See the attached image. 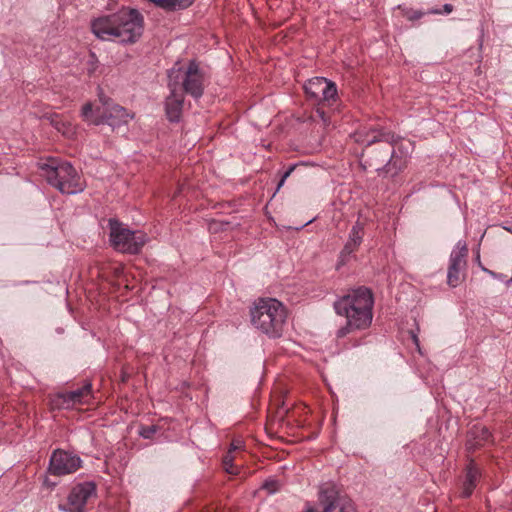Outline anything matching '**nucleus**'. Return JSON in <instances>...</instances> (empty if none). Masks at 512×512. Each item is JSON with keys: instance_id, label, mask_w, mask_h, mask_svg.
Segmentation results:
<instances>
[{"instance_id": "25", "label": "nucleus", "mask_w": 512, "mask_h": 512, "mask_svg": "<svg viewBox=\"0 0 512 512\" xmlns=\"http://www.w3.org/2000/svg\"><path fill=\"white\" fill-rule=\"evenodd\" d=\"M452 11H453V6L451 4H444L443 10L433 9V10H430L429 13H431V14H450Z\"/></svg>"}, {"instance_id": "24", "label": "nucleus", "mask_w": 512, "mask_h": 512, "mask_svg": "<svg viewBox=\"0 0 512 512\" xmlns=\"http://www.w3.org/2000/svg\"><path fill=\"white\" fill-rule=\"evenodd\" d=\"M233 461H234V457L232 456L231 451H229L223 459V465H224L226 472L231 473V474L236 473L234 470V467H233Z\"/></svg>"}, {"instance_id": "28", "label": "nucleus", "mask_w": 512, "mask_h": 512, "mask_svg": "<svg viewBox=\"0 0 512 512\" xmlns=\"http://www.w3.org/2000/svg\"><path fill=\"white\" fill-rule=\"evenodd\" d=\"M481 268H482V270H483L484 272L488 273L489 275H491V276H493V277H496V274H495L493 271L488 270V269H486L485 267H481Z\"/></svg>"}, {"instance_id": "5", "label": "nucleus", "mask_w": 512, "mask_h": 512, "mask_svg": "<svg viewBox=\"0 0 512 512\" xmlns=\"http://www.w3.org/2000/svg\"><path fill=\"white\" fill-rule=\"evenodd\" d=\"M42 176L47 182L64 194H76L84 189V185L74 167L58 159H49L39 164Z\"/></svg>"}, {"instance_id": "1", "label": "nucleus", "mask_w": 512, "mask_h": 512, "mask_svg": "<svg viewBox=\"0 0 512 512\" xmlns=\"http://www.w3.org/2000/svg\"><path fill=\"white\" fill-rule=\"evenodd\" d=\"M355 142L366 146L362 153L365 168L397 174L404 166V160L395 155L394 144L398 137L376 127H363L353 134Z\"/></svg>"}, {"instance_id": "13", "label": "nucleus", "mask_w": 512, "mask_h": 512, "mask_svg": "<svg viewBox=\"0 0 512 512\" xmlns=\"http://www.w3.org/2000/svg\"><path fill=\"white\" fill-rule=\"evenodd\" d=\"M174 70L180 71L179 79H182L184 91L195 99L200 98L204 91V76L200 71L198 64L191 61L185 72H182L181 69Z\"/></svg>"}, {"instance_id": "18", "label": "nucleus", "mask_w": 512, "mask_h": 512, "mask_svg": "<svg viewBox=\"0 0 512 512\" xmlns=\"http://www.w3.org/2000/svg\"><path fill=\"white\" fill-rule=\"evenodd\" d=\"M90 393H91V384L86 383L81 388H78V389H75V390H72V391H69V392L63 394V398H64V401L68 404L69 403H72V404L81 403L85 397L90 395Z\"/></svg>"}, {"instance_id": "29", "label": "nucleus", "mask_w": 512, "mask_h": 512, "mask_svg": "<svg viewBox=\"0 0 512 512\" xmlns=\"http://www.w3.org/2000/svg\"><path fill=\"white\" fill-rule=\"evenodd\" d=\"M476 261H478V262H479V265H480L481 267H483V266L481 265V262H480V255H479V252H477Z\"/></svg>"}, {"instance_id": "16", "label": "nucleus", "mask_w": 512, "mask_h": 512, "mask_svg": "<svg viewBox=\"0 0 512 512\" xmlns=\"http://www.w3.org/2000/svg\"><path fill=\"white\" fill-rule=\"evenodd\" d=\"M480 475V470L477 468L476 464L471 461L467 466L466 479L462 489L463 497L467 498L472 494Z\"/></svg>"}, {"instance_id": "8", "label": "nucleus", "mask_w": 512, "mask_h": 512, "mask_svg": "<svg viewBox=\"0 0 512 512\" xmlns=\"http://www.w3.org/2000/svg\"><path fill=\"white\" fill-rule=\"evenodd\" d=\"M96 495V486L93 482L77 484L67 496V501L58 505L63 512H86L88 500Z\"/></svg>"}, {"instance_id": "22", "label": "nucleus", "mask_w": 512, "mask_h": 512, "mask_svg": "<svg viewBox=\"0 0 512 512\" xmlns=\"http://www.w3.org/2000/svg\"><path fill=\"white\" fill-rule=\"evenodd\" d=\"M54 127L65 136L74 135L75 131L71 124H66L60 120H52Z\"/></svg>"}, {"instance_id": "19", "label": "nucleus", "mask_w": 512, "mask_h": 512, "mask_svg": "<svg viewBox=\"0 0 512 512\" xmlns=\"http://www.w3.org/2000/svg\"><path fill=\"white\" fill-rule=\"evenodd\" d=\"M154 3L157 7L167 11H176L185 9L190 6V0H149Z\"/></svg>"}, {"instance_id": "21", "label": "nucleus", "mask_w": 512, "mask_h": 512, "mask_svg": "<svg viewBox=\"0 0 512 512\" xmlns=\"http://www.w3.org/2000/svg\"><path fill=\"white\" fill-rule=\"evenodd\" d=\"M323 92L321 94V97L319 101H330L333 99L337 93V89L334 83L326 80V83L324 85Z\"/></svg>"}, {"instance_id": "17", "label": "nucleus", "mask_w": 512, "mask_h": 512, "mask_svg": "<svg viewBox=\"0 0 512 512\" xmlns=\"http://www.w3.org/2000/svg\"><path fill=\"white\" fill-rule=\"evenodd\" d=\"M326 78L323 77H315L305 84L304 88L306 91V94L315 100H319L321 97V94L323 92V88L325 87Z\"/></svg>"}, {"instance_id": "4", "label": "nucleus", "mask_w": 512, "mask_h": 512, "mask_svg": "<svg viewBox=\"0 0 512 512\" xmlns=\"http://www.w3.org/2000/svg\"><path fill=\"white\" fill-rule=\"evenodd\" d=\"M252 325L271 338L282 336L286 321V309L274 298H261L250 310Z\"/></svg>"}, {"instance_id": "20", "label": "nucleus", "mask_w": 512, "mask_h": 512, "mask_svg": "<svg viewBox=\"0 0 512 512\" xmlns=\"http://www.w3.org/2000/svg\"><path fill=\"white\" fill-rule=\"evenodd\" d=\"M311 119L314 123L320 124L323 129H327L331 124L330 115L327 114L321 107H318L313 112Z\"/></svg>"}, {"instance_id": "2", "label": "nucleus", "mask_w": 512, "mask_h": 512, "mask_svg": "<svg viewBox=\"0 0 512 512\" xmlns=\"http://www.w3.org/2000/svg\"><path fill=\"white\" fill-rule=\"evenodd\" d=\"M91 27L92 32L101 40L133 44L143 34L144 19L138 10L122 8L116 13L97 18Z\"/></svg>"}, {"instance_id": "6", "label": "nucleus", "mask_w": 512, "mask_h": 512, "mask_svg": "<svg viewBox=\"0 0 512 512\" xmlns=\"http://www.w3.org/2000/svg\"><path fill=\"white\" fill-rule=\"evenodd\" d=\"M100 105L93 109L91 103H86L81 110L82 118L93 124L107 123L111 127L120 126L128 122L129 114L126 109L112 101L111 98L99 92Z\"/></svg>"}, {"instance_id": "26", "label": "nucleus", "mask_w": 512, "mask_h": 512, "mask_svg": "<svg viewBox=\"0 0 512 512\" xmlns=\"http://www.w3.org/2000/svg\"><path fill=\"white\" fill-rule=\"evenodd\" d=\"M242 441L241 440H234L232 443H231V448L229 451H231V453L233 451H236V450H239L242 448Z\"/></svg>"}, {"instance_id": "31", "label": "nucleus", "mask_w": 512, "mask_h": 512, "mask_svg": "<svg viewBox=\"0 0 512 512\" xmlns=\"http://www.w3.org/2000/svg\"><path fill=\"white\" fill-rule=\"evenodd\" d=\"M414 341L417 343L418 339L416 336H414Z\"/></svg>"}, {"instance_id": "27", "label": "nucleus", "mask_w": 512, "mask_h": 512, "mask_svg": "<svg viewBox=\"0 0 512 512\" xmlns=\"http://www.w3.org/2000/svg\"><path fill=\"white\" fill-rule=\"evenodd\" d=\"M292 170H293V167H291L287 172L284 173V175L282 176V178L278 184V189L283 185V183L285 182L286 178L290 175Z\"/></svg>"}, {"instance_id": "30", "label": "nucleus", "mask_w": 512, "mask_h": 512, "mask_svg": "<svg viewBox=\"0 0 512 512\" xmlns=\"http://www.w3.org/2000/svg\"><path fill=\"white\" fill-rule=\"evenodd\" d=\"M142 436H143V437H145V438H147V437H149V434L142 433Z\"/></svg>"}, {"instance_id": "15", "label": "nucleus", "mask_w": 512, "mask_h": 512, "mask_svg": "<svg viewBox=\"0 0 512 512\" xmlns=\"http://www.w3.org/2000/svg\"><path fill=\"white\" fill-rule=\"evenodd\" d=\"M490 438V432L485 426L474 425L468 434L466 447L470 451H474L481 447Z\"/></svg>"}, {"instance_id": "9", "label": "nucleus", "mask_w": 512, "mask_h": 512, "mask_svg": "<svg viewBox=\"0 0 512 512\" xmlns=\"http://www.w3.org/2000/svg\"><path fill=\"white\" fill-rule=\"evenodd\" d=\"M305 512H353V508L334 488L328 487L320 489L317 507H307Z\"/></svg>"}, {"instance_id": "10", "label": "nucleus", "mask_w": 512, "mask_h": 512, "mask_svg": "<svg viewBox=\"0 0 512 512\" xmlns=\"http://www.w3.org/2000/svg\"><path fill=\"white\" fill-rule=\"evenodd\" d=\"M468 248L465 241H458L449 258L447 271V283L451 287H457L462 281V272L465 270Z\"/></svg>"}, {"instance_id": "12", "label": "nucleus", "mask_w": 512, "mask_h": 512, "mask_svg": "<svg viewBox=\"0 0 512 512\" xmlns=\"http://www.w3.org/2000/svg\"><path fill=\"white\" fill-rule=\"evenodd\" d=\"M179 72L173 68L168 73L170 95L165 101V112L171 122H178L180 120L183 109L184 96L182 93L177 92Z\"/></svg>"}, {"instance_id": "23", "label": "nucleus", "mask_w": 512, "mask_h": 512, "mask_svg": "<svg viewBox=\"0 0 512 512\" xmlns=\"http://www.w3.org/2000/svg\"><path fill=\"white\" fill-rule=\"evenodd\" d=\"M279 488L280 483L275 479H268L262 485V489L266 490L268 494L276 493L279 490Z\"/></svg>"}, {"instance_id": "14", "label": "nucleus", "mask_w": 512, "mask_h": 512, "mask_svg": "<svg viewBox=\"0 0 512 512\" xmlns=\"http://www.w3.org/2000/svg\"><path fill=\"white\" fill-rule=\"evenodd\" d=\"M363 239V227L360 223H356L352 226L349 233V238L344 245L341 253L339 264L344 265L348 260V257L358 249Z\"/></svg>"}, {"instance_id": "7", "label": "nucleus", "mask_w": 512, "mask_h": 512, "mask_svg": "<svg viewBox=\"0 0 512 512\" xmlns=\"http://www.w3.org/2000/svg\"><path fill=\"white\" fill-rule=\"evenodd\" d=\"M110 241L119 252L137 254L147 242V236L141 231H132L117 220L109 221Z\"/></svg>"}, {"instance_id": "3", "label": "nucleus", "mask_w": 512, "mask_h": 512, "mask_svg": "<svg viewBox=\"0 0 512 512\" xmlns=\"http://www.w3.org/2000/svg\"><path fill=\"white\" fill-rule=\"evenodd\" d=\"M373 304V295L365 287L354 289L336 300V314L346 318V326L338 330V337H343L353 330L368 328L373 319Z\"/></svg>"}, {"instance_id": "11", "label": "nucleus", "mask_w": 512, "mask_h": 512, "mask_svg": "<svg viewBox=\"0 0 512 512\" xmlns=\"http://www.w3.org/2000/svg\"><path fill=\"white\" fill-rule=\"evenodd\" d=\"M81 463L79 456L57 449L50 457L48 471L54 476L68 475L76 472L81 467Z\"/></svg>"}]
</instances>
